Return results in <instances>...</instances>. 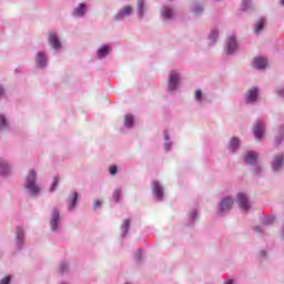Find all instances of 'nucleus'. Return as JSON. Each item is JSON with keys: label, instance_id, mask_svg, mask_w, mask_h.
<instances>
[{"label": "nucleus", "instance_id": "obj_1", "mask_svg": "<svg viewBox=\"0 0 284 284\" xmlns=\"http://www.w3.org/2000/svg\"><path fill=\"white\" fill-rule=\"evenodd\" d=\"M36 182H37V172H34V170H31L27 176L26 187L27 190H30L32 196H37V194L41 192V189L39 187V185H37Z\"/></svg>", "mask_w": 284, "mask_h": 284}, {"label": "nucleus", "instance_id": "obj_2", "mask_svg": "<svg viewBox=\"0 0 284 284\" xmlns=\"http://www.w3.org/2000/svg\"><path fill=\"white\" fill-rule=\"evenodd\" d=\"M61 221V214L59 213L58 209H53L51 213L50 226L51 230H58L59 223Z\"/></svg>", "mask_w": 284, "mask_h": 284}, {"label": "nucleus", "instance_id": "obj_3", "mask_svg": "<svg viewBox=\"0 0 284 284\" xmlns=\"http://www.w3.org/2000/svg\"><path fill=\"white\" fill-rule=\"evenodd\" d=\"M179 81H181V77L176 71H172L169 75V90H176Z\"/></svg>", "mask_w": 284, "mask_h": 284}, {"label": "nucleus", "instance_id": "obj_4", "mask_svg": "<svg viewBox=\"0 0 284 284\" xmlns=\"http://www.w3.org/2000/svg\"><path fill=\"white\" fill-rule=\"evenodd\" d=\"M253 132L255 139H257V141H261V139H263V134H265V124H263V122H256Z\"/></svg>", "mask_w": 284, "mask_h": 284}, {"label": "nucleus", "instance_id": "obj_5", "mask_svg": "<svg viewBox=\"0 0 284 284\" xmlns=\"http://www.w3.org/2000/svg\"><path fill=\"white\" fill-rule=\"evenodd\" d=\"M232 205H234V200L231 197L222 200L220 203V212H230V210H232Z\"/></svg>", "mask_w": 284, "mask_h": 284}, {"label": "nucleus", "instance_id": "obj_6", "mask_svg": "<svg viewBox=\"0 0 284 284\" xmlns=\"http://www.w3.org/2000/svg\"><path fill=\"white\" fill-rule=\"evenodd\" d=\"M237 203L241 210L247 211L250 209V202L247 201V196L243 193L237 195Z\"/></svg>", "mask_w": 284, "mask_h": 284}, {"label": "nucleus", "instance_id": "obj_7", "mask_svg": "<svg viewBox=\"0 0 284 284\" xmlns=\"http://www.w3.org/2000/svg\"><path fill=\"white\" fill-rule=\"evenodd\" d=\"M253 68H255V70H265V68H267V59L255 58L253 60Z\"/></svg>", "mask_w": 284, "mask_h": 284}, {"label": "nucleus", "instance_id": "obj_8", "mask_svg": "<svg viewBox=\"0 0 284 284\" xmlns=\"http://www.w3.org/2000/svg\"><path fill=\"white\" fill-rule=\"evenodd\" d=\"M245 163H248L250 165H254L256 161H258V154L254 151H248L244 156Z\"/></svg>", "mask_w": 284, "mask_h": 284}, {"label": "nucleus", "instance_id": "obj_9", "mask_svg": "<svg viewBox=\"0 0 284 284\" xmlns=\"http://www.w3.org/2000/svg\"><path fill=\"white\" fill-rule=\"evenodd\" d=\"M152 187L153 194L156 196V199H163V187H161V184L156 181H153Z\"/></svg>", "mask_w": 284, "mask_h": 284}, {"label": "nucleus", "instance_id": "obj_10", "mask_svg": "<svg viewBox=\"0 0 284 284\" xmlns=\"http://www.w3.org/2000/svg\"><path fill=\"white\" fill-rule=\"evenodd\" d=\"M246 99L248 103H254V101L258 99V89L256 88L250 89L248 92L246 93Z\"/></svg>", "mask_w": 284, "mask_h": 284}, {"label": "nucleus", "instance_id": "obj_11", "mask_svg": "<svg viewBox=\"0 0 284 284\" xmlns=\"http://www.w3.org/2000/svg\"><path fill=\"white\" fill-rule=\"evenodd\" d=\"M36 63L38 68H45L48 65V60L45 59V54L43 52L38 53Z\"/></svg>", "mask_w": 284, "mask_h": 284}, {"label": "nucleus", "instance_id": "obj_12", "mask_svg": "<svg viewBox=\"0 0 284 284\" xmlns=\"http://www.w3.org/2000/svg\"><path fill=\"white\" fill-rule=\"evenodd\" d=\"M130 14H132V7L126 6L116 14V20L125 19V17H130Z\"/></svg>", "mask_w": 284, "mask_h": 284}, {"label": "nucleus", "instance_id": "obj_13", "mask_svg": "<svg viewBox=\"0 0 284 284\" xmlns=\"http://www.w3.org/2000/svg\"><path fill=\"white\" fill-rule=\"evenodd\" d=\"M284 156L277 155L273 160V170L274 172H277V170H281V165H283Z\"/></svg>", "mask_w": 284, "mask_h": 284}, {"label": "nucleus", "instance_id": "obj_14", "mask_svg": "<svg viewBox=\"0 0 284 284\" xmlns=\"http://www.w3.org/2000/svg\"><path fill=\"white\" fill-rule=\"evenodd\" d=\"M85 10H88L87 6L80 3L78 8L74 9L73 17H83L85 14Z\"/></svg>", "mask_w": 284, "mask_h": 284}, {"label": "nucleus", "instance_id": "obj_15", "mask_svg": "<svg viewBox=\"0 0 284 284\" xmlns=\"http://www.w3.org/2000/svg\"><path fill=\"white\" fill-rule=\"evenodd\" d=\"M49 43L51 47H53L55 50L61 48V42H59V38H57V36L54 34H50L49 36Z\"/></svg>", "mask_w": 284, "mask_h": 284}, {"label": "nucleus", "instance_id": "obj_16", "mask_svg": "<svg viewBox=\"0 0 284 284\" xmlns=\"http://www.w3.org/2000/svg\"><path fill=\"white\" fill-rule=\"evenodd\" d=\"M227 48H229L227 54H232L234 52V50H236L237 43H236V38L235 37L230 38L229 43H227Z\"/></svg>", "mask_w": 284, "mask_h": 284}, {"label": "nucleus", "instance_id": "obj_17", "mask_svg": "<svg viewBox=\"0 0 284 284\" xmlns=\"http://www.w3.org/2000/svg\"><path fill=\"white\" fill-rule=\"evenodd\" d=\"M265 28V19H260L255 23L254 32L255 34H260V32Z\"/></svg>", "mask_w": 284, "mask_h": 284}, {"label": "nucleus", "instance_id": "obj_18", "mask_svg": "<svg viewBox=\"0 0 284 284\" xmlns=\"http://www.w3.org/2000/svg\"><path fill=\"white\" fill-rule=\"evenodd\" d=\"M109 53H110V47L108 45H103L98 50L99 59H103V57H108Z\"/></svg>", "mask_w": 284, "mask_h": 284}, {"label": "nucleus", "instance_id": "obj_19", "mask_svg": "<svg viewBox=\"0 0 284 284\" xmlns=\"http://www.w3.org/2000/svg\"><path fill=\"white\" fill-rule=\"evenodd\" d=\"M162 17L163 19H172V17H174V12L170 7H164L162 10Z\"/></svg>", "mask_w": 284, "mask_h": 284}, {"label": "nucleus", "instance_id": "obj_20", "mask_svg": "<svg viewBox=\"0 0 284 284\" xmlns=\"http://www.w3.org/2000/svg\"><path fill=\"white\" fill-rule=\"evenodd\" d=\"M79 199L78 193H73V195L69 200V210H74V205H77V200Z\"/></svg>", "mask_w": 284, "mask_h": 284}, {"label": "nucleus", "instance_id": "obj_21", "mask_svg": "<svg viewBox=\"0 0 284 284\" xmlns=\"http://www.w3.org/2000/svg\"><path fill=\"white\" fill-rule=\"evenodd\" d=\"M130 230V220H124L121 224V231L123 236H125V234H128V231Z\"/></svg>", "mask_w": 284, "mask_h": 284}, {"label": "nucleus", "instance_id": "obj_22", "mask_svg": "<svg viewBox=\"0 0 284 284\" xmlns=\"http://www.w3.org/2000/svg\"><path fill=\"white\" fill-rule=\"evenodd\" d=\"M144 6H145V1L144 0H138V14L139 17H143L144 14Z\"/></svg>", "mask_w": 284, "mask_h": 284}, {"label": "nucleus", "instance_id": "obj_23", "mask_svg": "<svg viewBox=\"0 0 284 284\" xmlns=\"http://www.w3.org/2000/svg\"><path fill=\"white\" fill-rule=\"evenodd\" d=\"M124 125L125 128H132L134 125V118L132 115H125Z\"/></svg>", "mask_w": 284, "mask_h": 284}, {"label": "nucleus", "instance_id": "obj_24", "mask_svg": "<svg viewBox=\"0 0 284 284\" xmlns=\"http://www.w3.org/2000/svg\"><path fill=\"white\" fill-rule=\"evenodd\" d=\"M8 163L6 161L0 160V174H8Z\"/></svg>", "mask_w": 284, "mask_h": 284}, {"label": "nucleus", "instance_id": "obj_25", "mask_svg": "<svg viewBox=\"0 0 284 284\" xmlns=\"http://www.w3.org/2000/svg\"><path fill=\"white\" fill-rule=\"evenodd\" d=\"M240 145V141H239V138H233L231 140V143H230V146L232 150H236V148H239Z\"/></svg>", "mask_w": 284, "mask_h": 284}, {"label": "nucleus", "instance_id": "obj_26", "mask_svg": "<svg viewBox=\"0 0 284 284\" xmlns=\"http://www.w3.org/2000/svg\"><path fill=\"white\" fill-rule=\"evenodd\" d=\"M58 185H59V178L54 176L53 178V183L51 184L49 191L54 192V190H57Z\"/></svg>", "mask_w": 284, "mask_h": 284}, {"label": "nucleus", "instance_id": "obj_27", "mask_svg": "<svg viewBox=\"0 0 284 284\" xmlns=\"http://www.w3.org/2000/svg\"><path fill=\"white\" fill-rule=\"evenodd\" d=\"M22 239H23V229L18 227L17 229V240L22 241Z\"/></svg>", "mask_w": 284, "mask_h": 284}, {"label": "nucleus", "instance_id": "obj_28", "mask_svg": "<svg viewBox=\"0 0 284 284\" xmlns=\"http://www.w3.org/2000/svg\"><path fill=\"white\" fill-rule=\"evenodd\" d=\"M113 199H114L115 203H119V200L121 199V191L116 190L113 193Z\"/></svg>", "mask_w": 284, "mask_h": 284}, {"label": "nucleus", "instance_id": "obj_29", "mask_svg": "<svg viewBox=\"0 0 284 284\" xmlns=\"http://www.w3.org/2000/svg\"><path fill=\"white\" fill-rule=\"evenodd\" d=\"M195 99H196V101H202L203 92L201 90L195 91Z\"/></svg>", "mask_w": 284, "mask_h": 284}, {"label": "nucleus", "instance_id": "obj_30", "mask_svg": "<svg viewBox=\"0 0 284 284\" xmlns=\"http://www.w3.org/2000/svg\"><path fill=\"white\" fill-rule=\"evenodd\" d=\"M216 37H219V32L217 31H212L211 34H210L211 41H216Z\"/></svg>", "mask_w": 284, "mask_h": 284}, {"label": "nucleus", "instance_id": "obj_31", "mask_svg": "<svg viewBox=\"0 0 284 284\" xmlns=\"http://www.w3.org/2000/svg\"><path fill=\"white\" fill-rule=\"evenodd\" d=\"M7 122H6V118L3 115H0V128H6Z\"/></svg>", "mask_w": 284, "mask_h": 284}, {"label": "nucleus", "instance_id": "obj_32", "mask_svg": "<svg viewBox=\"0 0 284 284\" xmlns=\"http://www.w3.org/2000/svg\"><path fill=\"white\" fill-rule=\"evenodd\" d=\"M109 172H110V174L114 175L118 172V168L115 165H112V166H110Z\"/></svg>", "mask_w": 284, "mask_h": 284}, {"label": "nucleus", "instance_id": "obj_33", "mask_svg": "<svg viewBox=\"0 0 284 284\" xmlns=\"http://www.w3.org/2000/svg\"><path fill=\"white\" fill-rule=\"evenodd\" d=\"M0 284H10V276H6L0 281Z\"/></svg>", "mask_w": 284, "mask_h": 284}, {"label": "nucleus", "instance_id": "obj_34", "mask_svg": "<svg viewBox=\"0 0 284 284\" xmlns=\"http://www.w3.org/2000/svg\"><path fill=\"white\" fill-rule=\"evenodd\" d=\"M101 205H103V202L97 200V201L94 202V204H93V207H94V210H97V207H101Z\"/></svg>", "mask_w": 284, "mask_h": 284}, {"label": "nucleus", "instance_id": "obj_35", "mask_svg": "<svg viewBox=\"0 0 284 284\" xmlns=\"http://www.w3.org/2000/svg\"><path fill=\"white\" fill-rule=\"evenodd\" d=\"M68 270V264H61L60 272L63 273Z\"/></svg>", "mask_w": 284, "mask_h": 284}, {"label": "nucleus", "instance_id": "obj_36", "mask_svg": "<svg viewBox=\"0 0 284 284\" xmlns=\"http://www.w3.org/2000/svg\"><path fill=\"white\" fill-rule=\"evenodd\" d=\"M274 221V217H271L264 222V225H271V223Z\"/></svg>", "mask_w": 284, "mask_h": 284}, {"label": "nucleus", "instance_id": "obj_37", "mask_svg": "<svg viewBox=\"0 0 284 284\" xmlns=\"http://www.w3.org/2000/svg\"><path fill=\"white\" fill-rule=\"evenodd\" d=\"M224 284H234V281L233 280H229Z\"/></svg>", "mask_w": 284, "mask_h": 284}, {"label": "nucleus", "instance_id": "obj_38", "mask_svg": "<svg viewBox=\"0 0 284 284\" xmlns=\"http://www.w3.org/2000/svg\"><path fill=\"white\" fill-rule=\"evenodd\" d=\"M254 230L255 232H261V226H255Z\"/></svg>", "mask_w": 284, "mask_h": 284}, {"label": "nucleus", "instance_id": "obj_39", "mask_svg": "<svg viewBox=\"0 0 284 284\" xmlns=\"http://www.w3.org/2000/svg\"><path fill=\"white\" fill-rule=\"evenodd\" d=\"M136 258H138V261H141V252H139V253L136 254Z\"/></svg>", "mask_w": 284, "mask_h": 284}, {"label": "nucleus", "instance_id": "obj_40", "mask_svg": "<svg viewBox=\"0 0 284 284\" xmlns=\"http://www.w3.org/2000/svg\"><path fill=\"white\" fill-rule=\"evenodd\" d=\"M3 94V87H0V97Z\"/></svg>", "mask_w": 284, "mask_h": 284}, {"label": "nucleus", "instance_id": "obj_41", "mask_svg": "<svg viewBox=\"0 0 284 284\" xmlns=\"http://www.w3.org/2000/svg\"><path fill=\"white\" fill-rule=\"evenodd\" d=\"M280 97H284V89L278 92Z\"/></svg>", "mask_w": 284, "mask_h": 284}, {"label": "nucleus", "instance_id": "obj_42", "mask_svg": "<svg viewBox=\"0 0 284 284\" xmlns=\"http://www.w3.org/2000/svg\"><path fill=\"white\" fill-rule=\"evenodd\" d=\"M281 143V139H276V144L278 145Z\"/></svg>", "mask_w": 284, "mask_h": 284}, {"label": "nucleus", "instance_id": "obj_43", "mask_svg": "<svg viewBox=\"0 0 284 284\" xmlns=\"http://www.w3.org/2000/svg\"><path fill=\"white\" fill-rule=\"evenodd\" d=\"M261 256H265V251H262V252H261Z\"/></svg>", "mask_w": 284, "mask_h": 284}, {"label": "nucleus", "instance_id": "obj_44", "mask_svg": "<svg viewBox=\"0 0 284 284\" xmlns=\"http://www.w3.org/2000/svg\"><path fill=\"white\" fill-rule=\"evenodd\" d=\"M281 134H284V131H283V130L281 131Z\"/></svg>", "mask_w": 284, "mask_h": 284}]
</instances>
